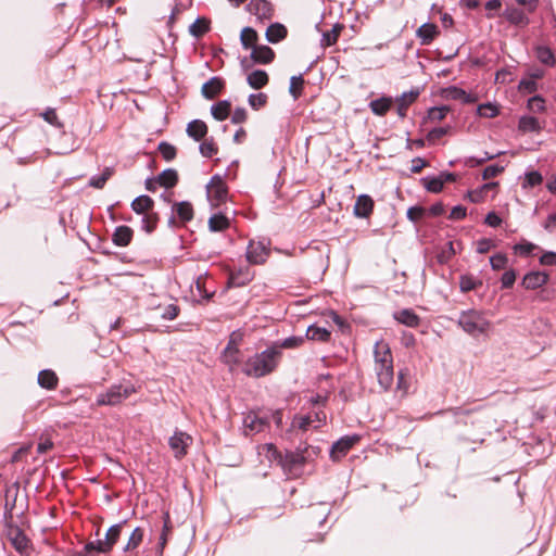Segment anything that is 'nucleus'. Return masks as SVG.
Returning <instances> with one entry per match:
<instances>
[{"instance_id":"f257e3e1","label":"nucleus","mask_w":556,"mask_h":556,"mask_svg":"<svg viewBox=\"0 0 556 556\" xmlns=\"http://www.w3.org/2000/svg\"><path fill=\"white\" fill-rule=\"evenodd\" d=\"M262 451H266V457L271 460H278L283 470L292 476H298L302 471L303 466L312 462L317 456L318 450L314 446H304L294 452H287L282 456L274 444L267 443L262 445Z\"/></svg>"},{"instance_id":"f03ea898","label":"nucleus","mask_w":556,"mask_h":556,"mask_svg":"<svg viewBox=\"0 0 556 556\" xmlns=\"http://www.w3.org/2000/svg\"><path fill=\"white\" fill-rule=\"evenodd\" d=\"M282 352L278 345H270L266 350L248 357L241 371L253 378H261L274 372L280 364Z\"/></svg>"},{"instance_id":"7ed1b4c3","label":"nucleus","mask_w":556,"mask_h":556,"mask_svg":"<svg viewBox=\"0 0 556 556\" xmlns=\"http://www.w3.org/2000/svg\"><path fill=\"white\" fill-rule=\"evenodd\" d=\"M458 325L465 332L473 337L486 332L490 328V321L484 317L483 313L476 309L462 312Z\"/></svg>"},{"instance_id":"20e7f679","label":"nucleus","mask_w":556,"mask_h":556,"mask_svg":"<svg viewBox=\"0 0 556 556\" xmlns=\"http://www.w3.org/2000/svg\"><path fill=\"white\" fill-rule=\"evenodd\" d=\"M134 393H136V388L131 382L114 384L105 392L99 393L96 402L98 405H117Z\"/></svg>"},{"instance_id":"39448f33","label":"nucleus","mask_w":556,"mask_h":556,"mask_svg":"<svg viewBox=\"0 0 556 556\" xmlns=\"http://www.w3.org/2000/svg\"><path fill=\"white\" fill-rule=\"evenodd\" d=\"M4 535L21 556H29L33 551L31 542L18 526L7 522Z\"/></svg>"},{"instance_id":"423d86ee","label":"nucleus","mask_w":556,"mask_h":556,"mask_svg":"<svg viewBox=\"0 0 556 556\" xmlns=\"http://www.w3.org/2000/svg\"><path fill=\"white\" fill-rule=\"evenodd\" d=\"M125 525H126V521H121L116 525H113L106 531L103 540L99 539L97 541L89 542L88 544H86L85 549L87 552L97 551V552H101V553H106V552L111 551L112 547L114 546V544L118 541V539L122 534L123 527Z\"/></svg>"},{"instance_id":"0eeeda50","label":"nucleus","mask_w":556,"mask_h":556,"mask_svg":"<svg viewBox=\"0 0 556 556\" xmlns=\"http://www.w3.org/2000/svg\"><path fill=\"white\" fill-rule=\"evenodd\" d=\"M206 195L212 206H218L227 200L228 189L220 176L211 178L206 186Z\"/></svg>"},{"instance_id":"6e6552de","label":"nucleus","mask_w":556,"mask_h":556,"mask_svg":"<svg viewBox=\"0 0 556 556\" xmlns=\"http://www.w3.org/2000/svg\"><path fill=\"white\" fill-rule=\"evenodd\" d=\"M268 427V418L261 416L257 412H249L243 417V433L252 437L264 431Z\"/></svg>"},{"instance_id":"1a4fd4ad","label":"nucleus","mask_w":556,"mask_h":556,"mask_svg":"<svg viewBox=\"0 0 556 556\" xmlns=\"http://www.w3.org/2000/svg\"><path fill=\"white\" fill-rule=\"evenodd\" d=\"M269 256V248L263 241L251 240L247 248V260L251 264H263Z\"/></svg>"},{"instance_id":"9d476101","label":"nucleus","mask_w":556,"mask_h":556,"mask_svg":"<svg viewBox=\"0 0 556 556\" xmlns=\"http://www.w3.org/2000/svg\"><path fill=\"white\" fill-rule=\"evenodd\" d=\"M359 435H346L332 444L330 450V457L333 460H339L348 454V452L359 441Z\"/></svg>"},{"instance_id":"9b49d317","label":"nucleus","mask_w":556,"mask_h":556,"mask_svg":"<svg viewBox=\"0 0 556 556\" xmlns=\"http://www.w3.org/2000/svg\"><path fill=\"white\" fill-rule=\"evenodd\" d=\"M374 369L380 387L383 390H389L394 379L393 362L375 363Z\"/></svg>"},{"instance_id":"f8f14e48","label":"nucleus","mask_w":556,"mask_h":556,"mask_svg":"<svg viewBox=\"0 0 556 556\" xmlns=\"http://www.w3.org/2000/svg\"><path fill=\"white\" fill-rule=\"evenodd\" d=\"M192 439L190 435L182 431H176L169 438V446L175 454L176 458H181L187 454V447L191 444Z\"/></svg>"},{"instance_id":"ddd939ff","label":"nucleus","mask_w":556,"mask_h":556,"mask_svg":"<svg viewBox=\"0 0 556 556\" xmlns=\"http://www.w3.org/2000/svg\"><path fill=\"white\" fill-rule=\"evenodd\" d=\"M248 11L261 21H267L274 16V8L267 0H251Z\"/></svg>"},{"instance_id":"4468645a","label":"nucleus","mask_w":556,"mask_h":556,"mask_svg":"<svg viewBox=\"0 0 556 556\" xmlns=\"http://www.w3.org/2000/svg\"><path fill=\"white\" fill-rule=\"evenodd\" d=\"M326 421V414L324 412H316L305 416H296L293 420V425H296L302 430L308 428H319Z\"/></svg>"},{"instance_id":"2eb2a0df","label":"nucleus","mask_w":556,"mask_h":556,"mask_svg":"<svg viewBox=\"0 0 556 556\" xmlns=\"http://www.w3.org/2000/svg\"><path fill=\"white\" fill-rule=\"evenodd\" d=\"M548 281V275L545 271L533 270L525 275L521 286L527 290H535L543 287Z\"/></svg>"},{"instance_id":"dca6fc26","label":"nucleus","mask_w":556,"mask_h":556,"mask_svg":"<svg viewBox=\"0 0 556 556\" xmlns=\"http://www.w3.org/2000/svg\"><path fill=\"white\" fill-rule=\"evenodd\" d=\"M440 34L439 28L433 23H424L417 30L416 37L422 46H429Z\"/></svg>"},{"instance_id":"f3484780","label":"nucleus","mask_w":556,"mask_h":556,"mask_svg":"<svg viewBox=\"0 0 556 556\" xmlns=\"http://www.w3.org/2000/svg\"><path fill=\"white\" fill-rule=\"evenodd\" d=\"M224 87V79L214 76L210 78L205 84H203L201 92L204 98L212 100L222 91Z\"/></svg>"},{"instance_id":"a211bd4d","label":"nucleus","mask_w":556,"mask_h":556,"mask_svg":"<svg viewBox=\"0 0 556 556\" xmlns=\"http://www.w3.org/2000/svg\"><path fill=\"white\" fill-rule=\"evenodd\" d=\"M418 90H412L408 92H403L399 98L395 99L396 112L401 118L406 116L408 106L418 98Z\"/></svg>"},{"instance_id":"6ab92c4d","label":"nucleus","mask_w":556,"mask_h":556,"mask_svg":"<svg viewBox=\"0 0 556 556\" xmlns=\"http://www.w3.org/2000/svg\"><path fill=\"white\" fill-rule=\"evenodd\" d=\"M374 210V201L367 194H362L357 198L354 205V214L357 217L366 218Z\"/></svg>"},{"instance_id":"aec40b11","label":"nucleus","mask_w":556,"mask_h":556,"mask_svg":"<svg viewBox=\"0 0 556 556\" xmlns=\"http://www.w3.org/2000/svg\"><path fill=\"white\" fill-rule=\"evenodd\" d=\"M274 58L275 52L268 46H255L253 47L251 52V59L255 63L260 64H268L274 60Z\"/></svg>"},{"instance_id":"412c9836","label":"nucleus","mask_w":556,"mask_h":556,"mask_svg":"<svg viewBox=\"0 0 556 556\" xmlns=\"http://www.w3.org/2000/svg\"><path fill=\"white\" fill-rule=\"evenodd\" d=\"M503 16L513 25L525 27L530 23L526 13L518 8H507Z\"/></svg>"},{"instance_id":"4be33fe9","label":"nucleus","mask_w":556,"mask_h":556,"mask_svg":"<svg viewBox=\"0 0 556 556\" xmlns=\"http://www.w3.org/2000/svg\"><path fill=\"white\" fill-rule=\"evenodd\" d=\"M462 244L454 243L453 241H448L444 247L441 248V250L437 254V261L440 264H447L460 250Z\"/></svg>"},{"instance_id":"5701e85b","label":"nucleus","mask_w":556,"mask_h":556,"mask_svg":"<svg viewBox=\"0 0 556 556\" xmlns=\"http://www.w3.org/2000/svg\"><path fill=\"white\" fill-rule=\"evenodd\" d=\"M188 136L195 141L202 140L207 134V126L201 119L191 121L186 129Z\"/></svg>"},{"instance_id":"b1692460","label":"nucleus","mask_w":556,"mask_h":556,"mask_svg":"<svg viewBox=\"0 0 556 556\" xmlns=\"http://www.w3.org/2000/svg\"><path fill=\"white\" fill-rule=\"evenodd\" d=\"M375 363H389L393 362L391 349L389 344L381 340L376 342L374 349Z\"/></svg>"},{"instance_id":"393cba45","label":"nucleus","mask_w":556,"mask_h":556,"mask_svg":"<svg viewBox=\"0 0 556 556\" xmlns=\"http://www.w3.org/2000/svg\"><path fill=\"white\" fill-rule=\"evenodd\" d=\"M394 318L399 323L412 328L417 327L420 323L419 316L413 309L409 308L396 312L394 314Z\"/></svg>"},{"instance_id":"a878e982","label":"nucleus","mask_w":556,"mask_h":556,"mask_svg":"<svg viewBox=\"0 0 556 556\" xmlns=\"http://www.w3.org/2000/svg\"><path fill=\"white\" fill-rule=\"evenodd\" d=\"M241 358L242 355L240 349L237 348H225L222 354L223 362L229 366L230 370H233L241 364Z\"/></svg>"},{"instance_id":"bb28decb","label":"nucleus","mask_w":556,"mask_h":556,"mask_svg":"<svg viewBox=\"0 0 556 556\" xmlns=\"http://www.w3.org/2000/svg\"><path fill=\"white\" fill-rule=\"evenodd\" d=\"M393 99L391 97H381L372 100L369 103V108L375 115L383 116L391 109Z\"/></svg>"},{"instance_id":"cd10ccee","label":"nucleus","mask_w":556,"mask_h":556,"mask_svg":"<svg viewBox=\"0 0 556 556\" xmlns=\"http://www.w3.org/2000/svg\"><path fill=\"white\" fill-rule=\"evenodd\" d=\"M58 376L53 370L50 369H43L39 371L38 374V384L41 388L48 389V390H54L58 387Z\"/></svg>"},{"instance_id":"c85d7f7f","label":"nucleus","mask_w":556,"mask_h":556,"mask_svg":"<svg viewBox=\"0 0 556 556\" xmlns=\"http://www.w3.org/2000/svg\"><path fill=\"white\" fill-rule=\"evenodd\" d=\"M287 33H288L287 28L282 24L274 23L268 26L265 35H266V39L270 43H277L286 38Z\"/></svg>"},{"instance_id":"c756f323","label":"nucleus","mask_w":556,"mask_h":556,"mask_svg":"<svg viewBox=\"0 0 556 556\" xmlns=\"http://www.w3.org/2000/svg\"><path fill=\"white\" fill-rule=\"evenodd\" d=\"M268 80H269L268 74L263 70H255V71L251 72L247 77V81H248L249 86L252 87L253 89L263 88L264 86H266L268 84Z\"/></svg>"},{"instance_id":"7c9ffc66","label":"nucleus","mask_w":556,"mask_h":556,"mask_svg":"<svg viewBox=\"0 0 556 556\" xmlns=\"http://www.w3.org/2000/svg\"><path fill=\"white\" fill-rule=\"evenodd\" d=\"M173 212L176 213L182 223L190 222L193 218V207L192 204L188 201L175 203L173 206Z\"/></svg>"},{"instance_id":"2f4dec72","label":"nucleus","mask_w":556,"mask_h":556,"mask_svg":"<svg viewBox=\"0 0 556 556\" xmlns=\"http://www.w3.org/2000/svg\"><path fill=\"white\" fill-rule=\"evenodd\" d=\"M132 230L128 226H119L113 233V242L118 247H126L130 243Z\"/></svg>"},{"instance_id":"473e14b6","label":"nucleus","mask_w":556,"mask_h":556,"mask_svg":"<svg viewBox=\"0 0 556 556\" xmlns=\"http://www.w3.org/2000/svg\"><path fill=\"white\" fill-rule=\"evenodd\" d=\"M330 331L327 328L312 325L306 330V338L312 341L327 342L330 339Z\"/></svg>"},{"instance_id":"72a5a7b5","label":"nucleus","mask_w":556,"mask_h":556,"mask_svg":"<svg viewBox=\"0 0 556 556\" xmlns=\"http://www.w3.org/2000/svg\"><path fill=\"white\" fill-rule=\"evenodd\" d=\"M144 536V531L142 528L137 527L132 530L130 533L128 541L126 545L124 546L123 551L125 553L134 552L139 547V545L142 543Z\"/></svg>"},{"instance_id":"f704fd0d","label":"nucleus","mask_w":556,"mask_h":556,"mask_svg":"<svg viewBox=\"0 0 556 556\" xmlns=\"http://www.w3.org/2000/svg\"><path fill=\"white\" fill-rule=\"evenodd\" d=\"M446 97L452 100H458L463 103H473L477 98L458 87H450L446 89Z\"/></svg>"},{"instance_id":"c9c22d12","label":"nucleus","mask_w":556,"mask_h":556,"mask_svg":"<svg viewBox=\"0 0 556 556\" xmlns=\"http://www.w3.org/2000/svg\"><path fill=\"white\" fill-rule=\"evenodd\" d=\"M229 226H230L229 219L222 213L213 214L208 218V229L211 231H214V232L224 231L227 228H229Z\"/></svg>"},{"instance_id":"e433bc0d","label":"nucleus","mask_w":556,"mask_h":556,"mask_svg":"<svg viewBox=\"0 0 556 556\" xmlns=\"http://www.w3.org/2000/svg\"><path fill=\"white\" fill-rule=\"evenodd\" d=\"M230 109V102L227 100H222L212 105L211 113L215 119L224 121L229 116Z\"/></svg>"},{"instance_id":"4c0bfd02","label":"nucleus","mask_w":556,"mask_h":556,"mask_svg":"<svg viewBox=\"0 0 556 556\" xmlns=\"http://www.w3.org/2000/svg\"><path fill=\"white\" fill-rule=\"evenodd\" d=\"M482 286V280L470 274H465L459 277V289L466 293Z\"/></svg>"},{"instance_id":"58836bf2","label":"nucleus","mask_w":556,"mask_h":556,"mask_svg":"<svg viewBox=\"0 0 556 556\" xmlns=\"http://www.w3.org/2000/svg\"><path fill=\"white\" fill-rule=\"evenodd\" d=\"M153 200L149 195H139L131 202V208L137 214H143L153 207Z\"/></svg>"},{"instance_id":"ea45409f","label":"nucleus","mask_w":556,"mask_h":556,"mask_svg":"<svg viewBox=\"0 0 556 556\" xmlns=\"http://www.w3.org/2000/svg\"><path fill=\"white\" fill-rule=\"evenodd\" d=\"M156 181L165 188H172L178 181V174L173 168L165 169L157 176Z\"/></svg>"},{"instance_id":"a19ab883","label":"nucleus","mask_w":556,"mask_h":556,"mask_svg":"<svg viewBox=\"0 0 556 556\" xmlns=\"http://www.w3.org/2000/svg\"><path fill=\"white\" fill-rule=\"evenodd\" d=\"M252 279V274L249 268L240 269L238 273H231L229 276V285L231 287H241L247 285Z\"/></svg>"},{"instance_id":"79ce46f5","label":"nucleus","mask_w":556,"mask_h":556,"mask_svg":"<svg viewBox=\"0 0 556 556\" xmlns=\"http://www.w3.org/2000/svg\"><path fill=\"white\" fill-rule=\"evenodd\" d=\"M518 127L523 132H538L541 129L538 118L533 116H522Z\"/></svg>"},{"instance_id":"37998d69","label":"nucleus","mask_w":556,"mask_h":556,"mask_svg":"<svg viewBox=\"0 0 556 556\" xmlns=\"http://www.w3.org/2000/svg\"><path fill=\"white\" fill-rule=\"evenodd\" d=\"M240 40L245 49H253L257 41V33L251 27H244L240 35Z\"/></svg>"},{"instance_id":"c03bdc74","label":"nucleus","mask_w":556,"mask_h":556,"mask_svg":"<svg viewBox=\"0 0 556 556\" xmlns=\"http://www.w3.org/2000/svg\"><path fill=\"white\" fill-rule=\"evenodd\" d=\"M210 29V24L205 18H197L189 27V33L195 37L200 38Z\"/></svg>"},{"instance_id":"a18cd8bd","label":"nucleus","mask_w":556,"mask_h":556,"mask_svg":"<svg viewBox=\"0 0 556 556\" xmlns=\"http://www.w3.org/2000/svg\"><path fill=\"white\" fill-rule=\"evenodd\" d=\"M112 175L113 169L111 167H105L101 175L90 178L89 186L96 189H102Z\"/></svg>"},{"instance_id":"49530a36","label":"nucleus","mask_w":556,"mask_h":556,"mask_svg":"<svg viewBox=\"0 0 556 556\" xmlns=\"http://www.w3.org/2000/svg\"><path fill=\"white\" fill-rule=\"evenodd\" d=\"M343 26L336 24L331 30L323 34L321 45L326 47H330L334 45L338 40V37L342 30Z\"/></svg>"},{"instance_id":"de8ad7c7","label":"nucleus","mask_w":556,"mask_h":556,"mask_svg":"<svg viewBox=\"0 0 556 556\" xmlns=\"http://www.w3.org/2000/svg\"><path fill=\"white\" fill-rule=\"evenodd\" d=\"M536 56L539 61L545 65L554 66L556 63L554 53L547 47H539L536 49Z\"/></svg>"},{"instance_id":"09e8293b","label":"nucleus","mask_w":556,"mask_h":556,"mask_svg":"<svg viewBox=\"0 0 556 556\" xmlns=\"http://www.w3.org/2000/svg\"><path fill=\"white\" fill-rule=\"evenodd\" d=\"M421 182H422L424 187L427 189V191L432 192V193H439L443 189V184L439 176L424 177L421 179Z\"/></svg>"},{"instance_id":"8fccbe9b","label":"nucleus","mask_w":556,"mask_h":556,"mask_svg":"<svg viewBox=\"0 0 556 556\" xmlns=\"http://www.w3.org/2000/svg\"><path fill=\"white\" fill-rule=\"evenodd\" d=\"M267 100H268V97L264 92L252 93L248 98L249 105L255 111L265 106L267 103Z\"/></svg>"},{"instance_id":"3c124183","label":"nucleus","mask_w":556,"mask_h":556,"mask_svg":"<svg viewBox=\"0 0 556 556\" xmlns=\"http://www.w3.org/2000/svg\"><path fill=\"white\" fill-rule=\"evenodd\" d=\"M477 112L480 116L486 118H493L497 116L500 113L498 108L490 102L480 104L477 108Z\"/></svg>"},{"instance_id":"603ef678","label":"nucleus","mask_w":556,"mask_h":556,"mask_svg":"<svg viewBox=\"0 0 556 556\" xmlns=\"http://www.w3.org/2000/svg\"><path fill=\"white\" fill-rule=\"evenodd\" d=\"M450 112L448 106H434L428 111V119L432 123L440 122L445 118Z\"/></svg>"},{"instance_id":"864d4df0","label":"nucleus","mask_w":556,"mask_h":556,"mask_svg":"<svg viewBox=\"0 0 556 556\" xmlns=\"http://www.w3.org/2000/svg\"><path fill=\"white\" fill-rule=\"evenodd\" d=\"M303 86H304V79L302 76H292L291 77L289 91L293 96L294 99H298L301 96Z\"/></svg>"},{"instance_id":"5fc2aeb1","label":"nucleus","mask_w":556,"mask_h":556,"mask_svg":"<svg viewBox=\"0 0 556 556\" xmlns=\"http://www.w3.org/2000/svg\"><path fill=\"white\" fill-rule=\"evenodd\" d=\"M159 151L163 159L167 162L174 160L177 153L176 148L173 144L165 141L159 144Z\"/></svg>"},{"instance_id":"6e6d98bb","label":"nucleus","mask_w":556,"mask_h":556,"mask_svg":"<svg viewBox=\"0 0 556 556\" xmlns=\"http://www.w3.org/2000/svg\"><path fill=\"white\" fill-rule=\"evenodd\" d=\"M40 116L47 123H49L50 125H52L56 128L63 127V124L60 122L54 109L48 108L45 112L40 113Z\"/></svg>"},{"instance_id":"4d7b16f0","label":"nucleus","mask_w":556,"mask_h":556,"mask_svg":"<svg viewBox=\"0 0 556 556\" xmlns=\"http://www.w3.org/2000/svg\"><path fill=\"white\" fill-rule=\"evenodd\" d=\"M303 342L304 339L302 337H290L282 340L280 343H275L274 345H278L282 352V349H294L300 346Z\"/></svg>"},{"instance_id":"13d9d810","label":"nucleus","mask_w":556,"mask_h":556,"mask_svg":"<svg viewBox=\"0 0 556 556\" xmlns=\"http://www.w3.org/2000/svg\"><path fill=\"white\" fill-rule=\"evenodd\" d=\"M157 220L156 214H144L141 220L142 229L148 233L152 232L156 227Z\"/></svg>"},{"instance_id":"bf43d9fd","label":"nucleus","mask_w":556,"mask_h":556,"mask_svg":"<svg viewBox=\"0 0 556 556\" xmlns=\"http://www.w3.org/2000/svg\"><path fill=\"white\" fill-rule=\"evenodd\" d=\"M199 149H200V153L204 157H212L213 155H215L217 153V147L215 146L213 140L203 141L200 144Z\"/></svg>"},{"instance_id":"052dcab7","label":"nucleus","mask_w":556,"mask_h":556,"mask_svg":"<svg viewBox=\"0 0 556 556\" xmlns=\"http://www.w3.org/2000/svg\"><path fill=\"white\" fill-rule=\"evenodd\" d=\"M528 109L532 112H544L545 100L541 96H533L528 100Z\"/></svg>"},{"instance_id":"680f3d73","label":"nucleus","mask_w":556,"mask_h":556,"mask_svg":"<svg viewBox=\"0 0 556 556\" xmlns=\"http://www.w3.org/2000/svg\"><path fill=\"white\" fill-rule=\"evenodd\" d=\"M542 180H543V177L539 172L533 170V172L527 173L523 187L527 188V187L539 186L542 182Z\"/></svg>"},{"instance_id":"e2e57ef3","label":"nucleus","mask_w":556,"mask_h":556,"mask_svg":"<svg viewBox=\"0 0 556 556\" xmlns=\"http://www.w3.org/2000/svg\"><path fill=\"white\" fill-rule=\"evenodd\" d=\"M507 261H508L507 256L505 254H501V253L495 254L490 257V264L494 270H500V269L505 268Z\"/></svg>"},{"instance_id":"0e129e2a","label":"nucleus","mask_w":556,"mask_h":556,"mask_svg":"<svg viewBox=\"0 0 556 556\" xmlns=\"http://www.w3.org/2000/svg\"><path fill=\"white\" fill-rule=\"evenodd\" d=\"M516 271L514 269L506 270L501 278L502 288H511L516 281Z\"/></svg>"},{"instance_id":"69168bd1","label":"nucleus","mask_w":556,"mask_h":556,"mask_svg":"<svg viewBox=\"0 0 556 556\" xmlns=\"http://www.w3.org/2000/svg\"><path fill=\"white\" fill-rule=\"evenodd\" d=\"M538 247L531 242L518 243L514 247V251L520 255H530Z\"/></svg>"},{"instance_id":"338daca9","label":"nucleus","mask_w":556,"mask_h":556,"mask_svg":"<svg viewBox=\"0 0 556 556\" xmlns=\"http://www.w3.org/2000/svg\"><path fill=\"white\" fill-rule=\"evenodd\" d=\"M520 91L533 93L538 90V84L533 79H522L518 85Z\"/></svg>"},{"instance_id":"774afa93","label":"nucleus","mask_w":556,"mask_h":556,"mask_svg":"<svg viewBox=\"0 0 556 556\" xmlns=\"http://www.w3.org/2000/svg\"><path fill=\"white\" fill-rule=\"evenodd\" d=\"M504 170V167L503 166H498V165H489L486 166L484 169H483V173H482V178L484 180H489L493 177H496L500 173H502Z\"/></svg>"}]
</instances>
